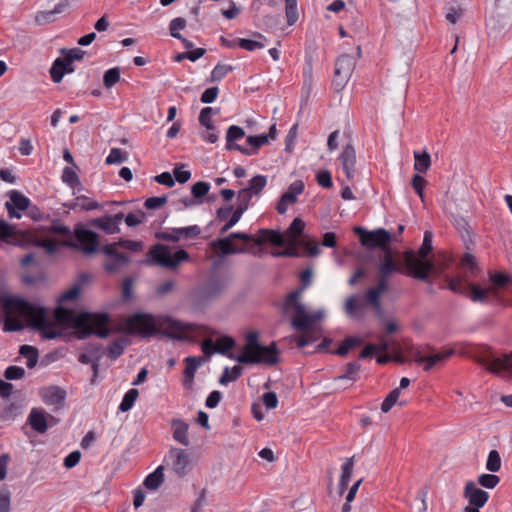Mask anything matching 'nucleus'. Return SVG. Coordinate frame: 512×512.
<instances>
[{
    "label": "nucleus",
    "mask_w": 512,
    "mask_h": 512,
    "mask_svg": "<svg viewBox=\"0 0 512 512\" xmlns=\"http://www.w3.org/2000/svg\"><path fill=\"white\" fill-rule=\"evenodd\" d=\"M5 314L3 330L7 332L21 331L24 324L20 318L27 321L28 326L41 332L43 338L55 339L61 332L54 329L48 319L46 308L32 304L17 297H7L3 302Z\"/></svg>",
    "instance_id": "f257e3e1"
},
{
    "label": "nucleus",
    "mask_w": 512,
    "mask_h": 512,
    "mask_svg": "<svg viewBox=\"0 0 512 512\" xmlns=\"http://www.w3.org/2000/svg\"><path fill=\"white\" fill-rule=\"evenodd\" d=\"M54 315L58 323L73 328L79 339H86L91 335L107 338L110 335V317L107 313H78L74 309L58 307Z\"/></svg>",
    "instance_id": "f03ea898"
},
{
    "label": "nucleus",
    "mask_w": 512,
    "mask_h": 512,
    "mask_svg": "<svg viewBox=\"0 0 512 512\" xmlns=\"http://www.w3.org/2000/svg\"><path fill=\"white\" fill-rule=\"evenodd\" d=\"M434 265L430 261L418 260L413 251L406 252L405 269L395 261L391 249H386L378 271L379 275L390 278L394 273H401L417 280L427 282Z\"/></svg>",
    "instance_id": "7ed1b4c3"
},
{
    "label": "nucleus",
    "mask_w": 512,
    "mask_h": 512,
    "mask_svg": "<svg viewBox=\"0 0 512 512\" xmlns=\"http://www.w3.org/2000/svg\"><path fill=\"white\" fill-rule=\"evenodd\" d=\"M235 360L241 364H267L275 365L279 362V350L276 343L272 342L268 346H262L259 343L257 332H249L246 335V344L240 355Z\"/></svg>",
    "instance_id": "20e7f679"
},
{
    "label": "nucleus",
    "mask_w": 512,
    "mask_h": 512,
    "mask_svg": "<svg viewBox=\"0 0 512 512\" xmlns=\"http://www.w3.org/2000/svg\"><path fill=\"white\" fill-rule=\"evenodd\" d=\"M126 331L130 335H137L148 338L159 332L155 318L152 314L138 312L127 318L125 322Z\"/></svg>",
    "instance_id": "39448f33"
},
{
    "label": "nucleus",
    "mask_w": 512,
    "mask_h": 512,
    "mask_svg": "<svg viewBox=\"0 0 512 512\" xmlns=\"http://www.w3.org/2000/svg\"><path fill=\"white\" fill-rule=\"evenodd\" d=\"M149 256L156 264L170 269H174L180 263L189 260V254L186 250L179 249L172 254L170 248L163 244L152 246L149 250Z\"/></svg>",
    "instance_id": "423d86ee"
},
{
    "label": "nucleus",
    "mask_w": 512,
    "mask_h": 512,
    "mask_svg": "<svg viewBox=\"0 0 512 512\" xmlns=\"http://www.w3.org/2000/svg\"><path fill=\"white\" fill-rule=\"evenodd\" d=\"M354 232L359 236L361 244L368 249L380 248L383 253L386 249H391L389 246L391 234L383 228L367 231L365 228L357 226L354 228Z\"/></svg>",
    "instance_id": "0eeeda50"
},
{
    "label": "nucleus",
    "mask_w": 512,
    "mask_h": 512,
    "mask_svg": "<svg viewBox=\"0 0 512 512\" xmlns=\"http://www.w3.org/2000/svg\"><path fill=\"white\" fill-rule=\"evenodd\" d=\"M477 362L495 375H501L502 373L512 375V352L501 356L486 353L478 357Z\"/></svg>",
    "instance_id": "6e6552de"
},
{
    "label": "nucleus",
    "mask_w": 512,
    "mask_h": 512,
    "mask_svg": "<svg viewBox=\"0 0 512 512\" xmlns=\"http://www.w3.org/2000/svg\"><path fill=\"white\" fill-rule=\"evenodd\" d=\"M463 497L468 501V506L465 507V512H480L489 499V494L478 488L473 481H468L465 484Z\"/></svg>",
    "instance_id": "1a4fd4ad"
},
{
    "label": "nucleus",
    "mask_w": 512,
    "mask_h": 512,
    "mask_svg": "<svg viewBox=\"0 0 512 512\" xmlns=\"http://www.w3.org/2000/svg\"><path fill=\"white\" fill-rule=\"evenodd\" d=\"M323 317V313L318 311L314 314H308L303 304L296 305V311L292 317V326L298 331H309L315 322Z\"/></svg>",
    "instance_id": "9d476101"
},
{
    "label": "nucleus",
    "mask_w": 512,
    "mask_h": 512,
    "mask_svg": "<svg viewBox=\"0 0 512 512\" xmlns=\"http://www.w3.org/2000/svg\"><path fill=\"white\" fill-rule=\"evenodd\" d=\"M160 325L165 329L162 333L175 340H189L184 334L186 331H194L192 324H185L181 321L174 320L171 317H165L161 320Z\"/></svg>",
    "instance_id": "9b49d317"
},
{
    "label": "nucleus",
    "mask_w": 512,
    "mask_h": 512,
    "mask_svg": "<svg viewBox=\"0 0 512 512\" xmlns=\"http://www.w3.org/2000/svg\"><path fill=\"white\" fill-rule=\"evenodd\" d=\"M201 234V228L198 225H192L182 228H172L156 234V237L163 241L177 242L181 238L194 239Z\"/></svg>",
    "instance_id": "f8f14e48"
},
{
    "label": "nucleus",
    "mask_w": 512,
    "mask_h": 512,
    "mask_svg": "<svg viewBox=\"0 0 512 512\" xmlns=\"http://www.w3.org/2000/svg\"><path fill=\"white\" fill-rule=\"evenodd\" d=\"M75 238L79 243V248L86 254H93L98 251L99 237L98 234L86 228H77L75 230Z\"/></svg>",
    "instance_id": "ddd939ff"
},
{
    "label": "nucleus",
    "mask_w": 512,
    "mask_h": 512,
    "mask_svg": "<svg viewBox=\"0 0 512 512\" xmlns=\"http://www.w3.org/2000/svg\"><path fill=\"white\" fill-rule=\"evenodd\" d=\"M124 214L119 212L115 215H105L92 219L90 225L104 231L106 234H115L120 232L119 225L123 221Z\"/></svg>",
    "instance_id": "4468645a"
},
{
    "label": "nucleus",
    "mask_w": 512,
    "mask_h": 512,
    "mask_svg": "<svg viewBox=\"0 0 512 512\" xmlns=\"http://www.w3.org/2000/svg\"><path fill=\"white\" fill-rule=\"evenodd\" d=\"M8 195L10 201L5 203L8 215L10 218L19 219L21 214L17 210H27L30 207V199L17 190L9 191Z\"/></svg>",
    "instance_id": "2eb2a0df"
},
{
    "label": "nucleus",
    "mask_w": 512,
    "mask_h": 512,
    "mask_svg": "<svg viewBox=\"0 0 512 512\" xmlns=\"http://www.w3.org/2000/svg\"><path fill=\"white\" fill-rule=\"evenodd\" d=\"M338 160L347 179L352 180L356 174V151L352 143L344 146Z\"/></svg>",
    "instance_id": "dca6fc26"
},
{
    "label": "nucleus",
    "mask_w": 512,
    "mask_h": 512,
    "mask_svg": "<svg viewBox=\"0 0 512 512\" xmlns=\"http://www.w3.org/2000/svg\"><path fill=\"white\" fill-rule=\"evenodd\" d=\"M452 353V351H448L426 355L420 348L411 350L413 360L418 364H424L425 371H430L433 366L448 358Z\"/></svg>",
    "instance_id": "f3484780"
},
{
    "label": "nucleus",
    "mask_w": 512,
    "mask_h": 512,
    "mask_svg": "<svg viewBox=\"0 0 512 512\" xmlns=\"http://www.w3.org/2000/svg\"><path fill=\"white\" fill-rule=\"evenodd\" d=\"M66 391L59 386H49L40 390L42 401L47 405L56 406V409L64 406L66 399Z\"/></svg>",
    "instance_id": "a211bd4d"
},
{
    "label": "nucleus",
    "mask_w": 512,
    "mask_h": 512,
    "mask_svg": "<svg viewBox=\"0 0 512 512\" xmlns=\"http://www.w3.org/2000/svg\"><path fill=\"white\" fill-rule=\"evenodd\" d=\"M169 458L172 460V467L179 477H183L188 473L190 464L189 455L180 448H171Z\"/></svg>",
    "instance_id": "6ab92c4d"
},
{
    "label": "nucleus",
    "mask_w": 512,
    "mask_h": 512,
    "mask_svg": "<svg viewBox=\"0 0 512 512\" xmlns=\"http://www.w3.org/2000/svg\"><path fill=\"white\" fill-rule=\"evenodd\" d=\"M258 233L259 237L254 240L256 245H263L265 243H270L277 247H283L286 245L283 235L278 230L262 228L259 229Z\"/></svg>",
    "instance_id": "aec40b11"
},
{
    "label": "nucleus",
    "mask_w": 512,
    "mask_h": 512,
    "mask_svg": "<svg viewBox=\"0 0 512 512\" xmlns=\"http://www.w3.org/2000/svg\"><path fill=\"white\" fill-rule=\"evenodd\" d=\"M27 422L34 431L40 434L45 433L48 429V420L46 415L38 408H33L30 411Z\"/></svg>",
    "instance_id": "412c9836"
},
{
    "label": "nucleus",
    "mask_w": 512,
    "mask_h": 512,
    "mask_svg": "<svg viewBox=\"0 0 512 512\" xmlns=\"http://www.w3.org/2000/svg\"><path fill=\"white\" fill-rule=\"evenodd\" d=\"M245 136V131L242 127L232 125L226 132V149L229 151L236 150L242 154L243 147L236 143L237 140L242 139Z\"/></svg>",
    "instance_id": "4be33fe9"
},
{
    "label": "nucleus",
    "mask_w": 512,
    "mask_h": 512,
    "mask_svg": "<svg viewBox=\"0 0 512 512\" xmlns=\"http://www.w3.org/2000/svg\"><path fill=\"white\" fill-rule=\"evenodd\" d=\"M171 426L173 429L174 440L182 444L183 446H188L190 444L188 438L189 425L181 419H173L171 422Z\"/></svg>",
    "instance_id": "5701e85b"
},
{
    "label": "nucleus",
    "mask_w": 512,
    "mask_h": 512,
    "mask_svg": "<svg viewBox=\"0 0 512 512\" xmlns=\"http://www.w3.org/2000/svg\"><path fill=\"white\" fill-rule=\"evenodd\" d=\"M213 249L219 251L222 255L239 254L245 252L244 248H238L233 245L229 236L214 240L211 243Z\"/></svg>",
    "instance_id": "b1692460"
},
{
    "label": "nucleus",
    "mask_w": 512,
    "mask_h": 512,
    "mask_svg": "<svg viewBox=\"0 0 512 512\" xmlns=\"http://www.w3.org/2000/svg\"><path fill=\"white\" fill-rule=\"evenodd\" d=\"M225 289L221 280H211L199 290V296L205 300H210L220 295Z\"/></svg>",
    "instance_id": "393cba45"
},
{
    "label": "nucleus",
    "mask_w": 512,
    "mask_h": 512,
    "mask_svg": "<svg viewBox=\"0 0 512 512\" xmlns=\"http://www.w3.org/2000/svg\"><path fill=\"white\" fill-rule=\"evenodd\" d=\"M492 293L490 288H482L476 284L468 283L467 296L473 302L487 303L489 294Z\"/></svg>",
    "instance_id": "a878e982"
},
{
    "label": "nucleus",
    "mask_w": 512,
    "mask_h": 512,
    "mask_svg": "<svg viewBox=\"0 0 512 512\" xmlns=\"http://www.w3.org/2000/svg\"><path fill=\"white\" fill-rule=\"evenodd\" d=\"M246 141L250 147H243L242 154L252 156L256 155L259 149L268 143V136H264V134L251 135L247 137Z\"/></svg>",
    "instance_id": "bb28decb"
},
{
    "label": "nucleus",
    "mask_w": 512,
    "mask_h": 512,
    "mask_svg": "<svg viewBox=\"0 0 512 512\" xmlns=\"http://www.w3.org/2000/svg\"><path fill=\"white\" fill-rule=\"evenodd\" d=\"M90 279V276L86 273H82L79 275L76 283L67 291H65L61 297H60V302H66V301H70V300H75L80 292H81V289H82V286L87 283Z\"/></svg>",
    "instance_id": "cd10ccee"
},
{
    "label": "nucleus",
    "mask_w": 512,
    "mask_h": 512,
    "mask_svg": "<svg viewBox=\"0 0 512 512\" xmlns=\"http://www.w3.org/2000/svg\"><path fill=\"white\" fill-rule=\"evenodd\" d=\"M355 68V59L353 56L343 54L339 56L335 62V72L343 75L351 76Z\"/></svg>",
    "instance_id": "c85d7f7f"
},
{
    "label": "nucleus",
    "mask_w": 512,
    "mask_h": 512,
    "mask_svg": "<svg viewBox=\"0 0 512 512\" xmlns=\"http://www.w3.org/2000/svg\"><path fill=\"white\" fill-rule=\"evenodd\" d=\"M164 467L159 466L150 473L144 480V486L149 490H156L164 481Z\"/></svg>",
    "instance_id": "c756f323"
},
{
    "label": "nucleus",
    "mask_w": 512,
    "mask_h": 512,
    "mask_svg": "<svg viewBox=\"0 0 512 512\" xmlns=\"http://www.w3.org/2000/svg\"><path fill=\"white\" fill-rule=\"evenodd\" d=\"M304 191V183L301 180H297L290 184L287 191L281 195L283 202H289L294 204L297 201L298 195Z\"/></svg>",
    "instance_id": "7c9ffc66"
},
{
    "label": "nucleus",
    "mask_w": 512,
    "mask_h": 512,
    "mask_svg": "<svg viewBox=\"0 0 512 512\" xmlns=\"http://www.w3.org/2000/svg\"><path fill=\"white\" fill-rule=\"evenodd\" d=\"M364 306L357 302V296L351 295L345 302V312L350 317L360 318L363 316Z\"/></svg>",
    "instance_id": "2f4dec72"
},
{
    "label": "nucleus",
    "mask_w": 512,
    "mask_h": 512,
    "mask_svg": "<svg viewBox=\"0 0 512 512\" xmlns=\"http://www.w3.org/2000/svg\"><path fill=\"white\" fill-rule=\"evenodd\" d=\"M19 354L27 358V367L32 369L36 366L39 358L38 349L30 345H22L19 349Z\"/></svg>",
    "instance_id": "473e14b6"
},
{
    "label": "nucleus",
    "mask_w": 512,
    "mask_h": 512,
    "mask_svg": "<svg viewBox=\"0 0 512 512\" xmlns=\"http://www.w3.org/2000/svg\"><path fill=\"white\" fill-rule=\"evenodd\" d=\"M354 466L353 458H348L342 465V473L339 480V490L342 493L347 489Z\"/></svg>",
    "instance_id": "72a5a7b5"
},
{
    "label": "nucleus",
    "mask_w": 512,
    "mask_h": 512,
    "mask_svg": "<svg viewBox=\"0 0 512 512\" xmlns=\"http://www.w3.org/2000/svg\"><path fill=\"white\" fill-rule=\"evenodd\" d=\"M490 281L492 283V293L495 289L504 288L512 284V277L502 272H495L489 274Z\"/></svg>",
    "instance_id": "f704fd0d"
},
{
    "label": "nucleus",
    "mask_w": 512,
    "mask_h": 512,
    "mask_svg": "<svg viewBox=\"0 0 512 512\" xmlns=\"http://www.w3.org/2000/svg\"><path fill=\"white\" fill-rule=\"evenodd\" d=\"M414 169L419 173H425L431 166V157L426 151L414 152Z\"/></svg>",
    "instance_id": "c9c22d12"
},
{
    "label": "nucleus",
    "mask_w": 512,
    "mask_h": 512,
    "mask_svg": "<svg viewBox=\"0 0 512 512\" xmlns=\"http://www.w3.org/2000/svg\"><path fill=\"white\" fill-rule=\"evenodd\" d=\"M215 346L217 349H223V352H218V354L225 355L230 359L235 360L237 356L230 352V350L235 346V340L230 336H223L216 340Z\"/></svg>",
    "instance_id": "e433bc0d"
},
{
    "label": "nucleus",
    "mask_w": 512,
    "mask_h": 512,
    "mask_svg": "<svg viewBox=\"0 0 512 512\" xmlns=\"http://www.w3.org/2000/svg\"><path fill=\"white\" fill-rule=\"evenodd\" d=\"M73 72V69H65L61 58H57L50 68V76L54 83H60L66 73Z\"/></svg>",
    "instance_id": "4c0bfd02"
},
{
    "label": "nucleus",
    "mask_w": 512,
    "mask_h": 512,
    "mask_svg": "<svg viewBox=\"0 0 512 512\" xmlns=\"http://www.w3.org/2000/svg\"><path fill=\"white\" fill-rule=\"evenodd\" d=\"M185 369H184V377L194 379L195 373L199 366L202 364V358L196 356H188L184 359Z\"/></svg>",
    "instance_id": "58836bf2"
},
{
    "label": "nucleus",
    "mask_w": 512,
    "mask_h": 512,
    "mask_svg": "<svg viewBox=\"0 0 512 512\" xmlns=\"http://www.w3.org/2000/svg\"><path fill=\"white\" fill-rule=\"evenodd\" d=\"M129 262V257L126 254L110 257L105 263L104 268L108 273H113L125 266Z\"/></svg>",
    "instance_id": "ea45409f"
},
{
    "label": "nucleus",
    "mask_w": 512,
    "mask_h": 512,
    "mask_svg": "<svg viewBox=\"0 0 512 512\" xmlns=\"http://www.w3.org/2000/svg\"><path fill=\"white\" fill-rule=\"evenodd\" d=\"M243 372V368L240 365H235L231 370L229 367H226L219 378V383L221 385H227L229 382L236 381Z\"/></svg>",
    "instance_id": "a19ab883"
},
{
    "label": "nucleus",
    "mask_w": 512,
    "mask_h": 512,
    "mask_svg": "<svg viewBox=\"0 0 512 512\" xmlns=\"http://www.w3.org/2000/svg\"><path fill=\"white\" fill-rule=\"evenodd\" d=\"M86 351L94 358L92 363L93 376L96 377L99 369V362L103 356L101 344H89Z\"/></svg>",
    "instance_id": "79ce46f5"
},
{
    "label": "nucleus",
    "mask_w": 512,
    "mask_h": 512,
    "mask_svg": "<svg viewBox=\"0 0 512 512\" xmlns=\"http://www.w3.org/2000/svg\"><path fill=\"white\" fill-rule=\"evenodd\" d=\"M71 209H80L83 211H91L100 207L99 203L94 200H89L86 196H79L75 199V202L69 205Z\"/></svg>",
    "instance_id": "37998d69"
},
{
    "label": "nucleus",
    "mask_w": 512,
    "mask_h": 512,
    "mask_svg": "<svg viewBox=\"0 0 512 512\" xmlns=\"http://www.w3.org/2000/svg\"><path fill=\"white\" fill-rule=\"evenodd\" d=\"M252 197L253 194L246 188L240 189L237 194V205L234 210L240 211L243 214L249 208Z\"/></svg>",
    "instance_id": "c03bdc74"
},
{
    "label": "nucleus",
    "mask_w": 512,
    "mask_h": 512,
    "mask_svg": "<svg viewBox=\"0 0 512 512\" xmlns=\"http://www.w3.org/2000/svg\"><path fill=\"white\" fill-rule=\"evenodd\" d=\"M267 184V177L264 175H256L252 177L249 181L248 187L246 189L251 192L253 195L258 196L261 191L265 188Z\"/></svg>",
    "instance_id": "a18cd8bd"
},
{
    "label": "nucleus",
    "mask_w": 512,
    "mask_h": 512,
    "mask_svg": "<svg viewBox=\"0 0 512 512\" xmlns=\"http://www.w3.org/2000/svg\"><path fill=\"white\" fill-rule=\"evenodd\" d=\"M464 278L462 276H456V277H447L448 282V289L451 290L454 293L466 295L468 284L464 285Z\"/></svg>",
    "instance_id": "49530a36"
},
{
    "label": "nucleus",
    "mask_w": 512,
    "mask_h": 512,
    "mask_svg": "<svg viewBox=\"0 0 512 512\" xmlns=\"http://www.w3.org/2000/svg\"><path fill=\"white\" fill-rule=\"evenodd\" d=\"M362 343V339L358 337H347L345 340L341 343V345L338 347L336 351L333 353L336 355H339L341 357H344L348 354L349 350L359 346Z\"/></svg>",
    "instance_id": "de8ad7c7"
},
{
    "label": "nucleus",
    "mask_w": 512,
    "mask_h": 512,
    "mask_svg": "<svg viewBox=\"0 0 512 512\" xmlns=\"http://www.w3.org/2000/svg\"><path fill=\"white\" fill-rule=\"evenodd\" d=\"M304 228L305 223L298 217L291 222L286 231V234L290 237L292 243H296L297 238L303 233Z\"/></svg>",
    "instance_id": "09e8293b"
},
{
    "label": "nucleus",
    "mask_w": 512,
    "mask_h": 512,
    "mask_svg": "<svg viewBox=\"0 0 512 512\" xmlns=\"http://www.w3.org/2000/svg\"><path fill=\"white\" fill-rule=\"evenodd\" d=\"M360 368H361V366L358 362H349L346 365L344 373L335 377L334 379L335 380L348 379V380L355 381L358 378V373L360 371Z\"/></svg>",
    "instance_id": "8fccbe9b"
},
{
    "label": "nucleus",
    "mask_w": 512,
    "mask_h": 512,
    "mask_svg": "<svg viewBox=\"0 0 512 512\" xmlns=\"http://www.w3.org/2000/svg\"><path fill=\"white\" fill-rule=\"evenodd\" d=\"M125 346L126 341L124 339H117L113 341L107 347V356L112 360H116L123 354Z\"/></svg>",
    "instance_id": "3c124183"
},
{
    "label": "nucleus",
    "mask_w": 512,
    "mask_h": 512,
    "mask_svg": "<svg viewBox=\"0 0 512 512\" xmlns=\"http://www.w3.org/2000/svg\"><path fill=\"white\" fill-rule=\"evenodd\" d=\"M138 395H139V392L137 389L133 388V389L128 390L125 393V395L119 405V410L122 412L129 411L133 407Z\"/></svg>",
    "instance_id": "603ef678"
},
{
    "label": "nucleus",
    "mask_w": 512,
    "mask_h": 512,
    "mask_svg": "<svg viewBox=\"0 0 512 512\" xmlns=\"http://www.w3.org/2000/svg\"><path fill=\"white\" fill-rule=\"evenodd\" d=\"M285 14L288 25H294L298 20L297 0H285Z\"/></svg>",
    "instance_id": "864d4df0"
},
{
    "label": "nucleus",
    "mask_w": 512,
    "mask_h": 512,
    "mask_svg": "<svg viewBox=\"0 0 512 512\" xmlns=\"http://www.w3.org/2000/svg\"><path fill=\"white\" fill-rule=\"evenodd\" d=\"M232 71L231 65L218 63L211 72L210 82H218Z\"/></svg>",
    "instance_id": "5fc2aeb1"
},
{
    "label": "nucleus",
    "mask_w": 512,
    "mask_h": 512,
    "mask_svg": "<svg viewBox=\"0 0 512 512\" xmlns=\"http://www.w3.org/2000/svg\"><path fill=\"white\" fill-rule=\"evenodd\" d=\"M501 468V457L497 450H491L486 461V469L492 473L498 472Z\"/></svg>",
    "instance_id": "6e6d98bb"
},
{
    "label": "nucleus",
    "mask_w": 512,
    "mask_h": 512,
    "mask_svg": "<svg viewBox=\"0 0 512 512\" xmlns=\"http://www.w3.org/2000/svg\"><path fill=\"white\" fill-rule=\"evenodd\" d=\"M400 396V388L393 389L384 399L381 404V410L383 413L389 412L392 407L397 403Z\"/></svg>",
    "instance_id": "4d7b16f0"
},
{
    "label": "nucleus",
    "mask_w": 512,
    "mask_h": 512,
    "mask_svg": "<svg viewBox=\"0 0 512 512\" xmlns=\"http://www.w3.org/2000/svg\"><path fill=\"white\" fill-rule=\"evenodd\" d=\"M304 334L300 337H296L297 348H303L309 344L314 343L317 339V332L313 330V327L309 331H303Z\"/></svg>",
    "instance_id": "13d9d810"
},
{
    "label": "nucleus",
    "mask_w": 512,
    "mask_h": 512,
    "mask_svg": "<svg viewBox=\"0 0 512 512\" xmlns=\"http://www.w3.org/2000/svg\"><path fill=\"white\" fill-rule=\"evenodd\" d=\"M461 266L463 269L469 271L472 276H475L479 271V267L473 255L465 253L461 259Z\"/></svg>",
    "instance_id": "bf43d9fd"
},
{
    "label": "nucleus",
    "mask_w": 512,
    "mask_h": 512,
    "mask_svg": "<svg viewBox=\"0 0 512 512\" xmlns=\"http://www.w3.org/2000/svg\"><path fill=\"white\" fill-rule=\"evenodd\" d=\"M120 80L119 68H111L107 70L103 77V84L106 88H112Z\"/></svg>",
    "instance_id": "052dcab7"
},
{
    "label": "nucleus",
    "mask_w": 512,
    "mask_h": 512,
    "mask_svg": "<svg viewBox=\"0 0 512 512\" xmlns=\"http://www.w3.org/2000/svg\"><path fill=\"white\" fill-rule=\"evenodd\" d=\"M477 481L484 488L494 489L499 484L500 478L494 474H481Z\"/></svg>",
    "instance_id": "680f3d73"
},
{
    "label": "nucleus",
    "mask_w": 512,
    "mask_h": 512,
    "mask_svg": "<svg viewBox=\"0 0 512 512\" xmlns=\"http://www.w3.org/2000/svg\"><path fill=\"white\" fill-rule=\"evenodd\" d=\"M381 294L374 290L372 287L369 288L365 294V301L368 305L372 306L376 311L381 310Z\"/></svg>",
    "instance_id": "e2e57ef3"
},
{
    "label": "nucleus",
    "mask_w": 512,
    "mask_h": 512,
    "mask_svg": "<svg viewBox=\"0 0 512 512\" xmlns=\"http://www.w3.org/2000/svg\"><path fill=\"white\" fill-rule=\"evenodd\" d=\"M186 27V20L182 17H177L171 20L169 24V30L172 37L176 39L181 38V34L179 33V30H183Z\"/></svg>",
    "instance_id": "0e129e2a"
},
{
    "label": "nucleus",
    "mask_w": 512,
    "mask_h": 512,
    "mask_svg": "<svg viewBox=\"0 0 512 512\" xmlns=\"http://www.w3.org/2000/svg\"><path fill=\"white\" fill-rule=\"evenodd\" d=\"M210 190V184L205 181H198L191 187V193L195 199H201Z\"/></svg>",
    "instance_id": "69168bd1"
},
{
    "label": "nucleus",
    "mask_w": 512,
    "mask_h": 512,
    "mask_svg": "<svg viewBox=\"0 0 512 512\" xmlns=\"http://www.w3.org/2000/svg\"><path fill=\"white\" fill-rule=\"evenodd\" d=\"M35 245L43 248L48 254H54L58 250L60 243L56 240L45 238L37 240Z\"/></svg>",
    "instance_id": "338daca9"
},
{
    "label": "nucleus",
    "mask_w": 512,
    "mask_h": 512,
    "mask_svg": "<svg viewBox=\"0 0 512 512\" xmlns=\"http://www.w3.org/2000/svg\"><path fill=\"white\" fill-rule=\"evenodd\" d=\"M24 376L25 370L20 366L12 365L7 367L4 371V377L9 381L22 379Z\"/></svg>",
    "instance_id": "774afa93"
}]
</instances>
